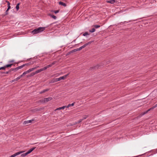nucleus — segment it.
<instances>
[{"instance_id": "1", "label": "nucleus", "mask_w": 157, "mask_h": 157, "mask_svg": "<svg viewBox=\"0 0 157 157\" xmlns=\"http://www.w3.org/2000/svg\"><path fill=\"white\" fill-rule=\"evenodd\" d=\"M45 29V28L44 27H39L33 30L32 31V33L33 34H37L42 32Z\"/></svg>"}, {"instance_id": "2", "label": "nucleus", "mask_w": 157, "mask_h": 157, "mask_svg": "<svg viewBox=\"0 0 157 157\" xmlns=\"http://www.w3.org/2000/svg\"><path fill=\"white\" fill-rule=\"evenodd\" d=\"M69 73L62 77H60L58 78H56L54 79L53 80L52 82H51L52 83H53L54 82H57L59 81H60L62 79H65L69 75Z\"/></svg>"}, {"instance_id": "3", "label": "nucleus", "mask_w": 157, "mask_h": 157, "mask_svg": "<svg viewBox=\"0 0 157 157\" xmlns=\"http://www.w3.org/2000/svg\"><path fill=\"white\" fill-rule=\"evenodd\" d=\"M93 41H91L89 42H88L85 44L81 46L79 48H77V50L78 51H80L81 50H82V49L84 48L86 46L89 45V44H91Z\"/></svg>"}, {"instance_id": "4", "label": "nucleus", "mask_w": 157, "mask_h": 157, "mask_svg": "<svg viewBox=\"0 0 157 157\" xmlns=\"http://www.w3.org/2000/svg\"><path fill=\"white\" fill-rule=\"evenodd\" d=\"M26 64H23L20 66H19V67H17L15 68L14 69H12V68H11V69H10V71L11 70H12V71H13L14 70H15V71H17V70L19 69H21L23 67H25V65H26Z\"/></svg>"}, {"instance_id": "5", "label": "nucleus", "mask_w": 157, "mask_h": 157, "mask_svg": "<svg viewBox=\"0 0 157 157\" xmlns=\"http://www.w3.org/2000/svg\"><path fill=\"white\" fill-rule=\"evenodd\" d=\"M56 63V61H54L52 63L44 67L45 70H46L48 68L50 67H52L53 65L55 64Z\"/></svg>"}, {"instance_id": "6", "label": "nucleus", "mask_w": 157, "mask_h": 157, "mask_svg": "<svg viewBox=\"0 0 157 157\" xmlns=\"http://www.w3.org/2000/svg\"><path fill=\"white\" fill-rule=\"evenodd\" d=\"M8 3V8L5 12V15H6L8 14V11L10 9V3L9 1H6Z\"/></svg>"}, {"instance_id": "7", "label": "nucleus", "mask_w": 157, "mask_h": 157, "mask_svg": "<svg viewBox=\"0 0 157 157\" xmlns=\"http://www.w3.org/2000/svg\"><path fill=\"white\" fill-rule=\"evenodd\" d=\"M34 70V69L33 68L29 69V70L25 71L23 73V75H26L29 72H30L31 71H33Z\"/></svg>"}, {"instance_id": "8", "label": "nucleus", "mask_w": 157, "mask_h": 157, "mask_svg": "<svg viewBox=\"0 0 157 157\" xmlns=\"http://www.w3.org/2000/svg\"><path fill=\"white\" fill-rule=\"evenodd\" d=\"M22 152H23L21 151L18 152L12 155L11 156H10V157H14L20 154Z\"/></svg>"}, {"instance_id": "9", "label": "nucleus", "mask_w": 157, "mask_h": 157, "mask_svg": "<svg viewBox=\"0 0 157 157\" xmlns=\"http://www.w3.org/2000/svg\"><path fill=\"white\" fill-rule=\"evenodd\" d=\"M23 75V73L22 74V75H21L19 76V77H17L16 78L14 79V80H12V81H11V82H13L15 81H17L18 80H19V79H20L21 77H23L24 75Z\"/></svg>"}, {"instance_id": "10", "label": "nucleus", "mask_w": 157, "mask_h": 157, "mask_svg": "<svg viewBox=\"0 0 157 157\" xmlns=\"http://www.w3.org/2000/svg\"><path fill=\"white\" fill-rule=\"evenodd\" d=\"M34 121L33 119L31 120H28L27 121H25L24 122V124H26L29 123H31L33 121Z\"/></svg>"}, {"instance_id": "11", "label": "nucleus", "mask_w": 157, "mask_h": 157, "mask_svg": "<svg viewBox=\"0 0 157 157\" xmlns=\"http://www.w3.org/2000/svg\"><path fill=\"white\" fill-rule=\"evenodd\" d=\"M44 70H45L44 68V67L43 68H41L40 69H39V70H38L36 71L35 72V73H36V74L39 73L40 72H41L42 71H44Z\"/></svg>"}, {"instance_id": "12", "label": "nucleus", "mask_w": 157, "mask_h": 157, "mask_svg": "<svg viewBox=\"0 0 157 157\" xmlns=\"http://www.w3.org/2000/svg\"><path fill=\"white\" fill-rule=\"evenodd\" d=\"M10 67V64H8L6 66L3 67H2L0 68V70H5L6 67Z\"/></svg>"}, {"instance_id": "13", "label": "nucleus", "mask_w": 157, "mask_h": 157, "mask_svg": "<svg viewBox=\"0 0 157 157\" xmlns=\"http://www.w3.org/2000/svg\"><path fill=\"white\" fill-rule=\"evenodd\" d=\"M36 148L35 147H33L30 149L27 152L28 154L30 153Z\"/></svg>"}, {"instance_id": "14", "label": "nucleus", "mask_w": 157, "mask_h": 157, "mask_svg": "<svg viewBox=\"0 0 157 157\" xmlns=\"http://www.w3.org/2000/svg\"><path fill=\"white\" fill-rule=\"evenodd\" d=\"M45 102H48L49 101L51 100L52 98V97H48L47 98H44Z\"/></svg>"}, {"instance_id": "15", "label": "nucleus", "mask_w": 157, "mask_h": 157, "mask_svg": "<svg viewBox=\"0 0 157 157\" xmlns=\"http://www.w3.org/2000/svg\"><path fill=\"white\" fill-rule=\"evenodd\" d=\"M49 90V89H45L44 90H43L42 91H40V94H43V93H44L47 91H48Z\"/></svg>"}, {"instance_id": "16", "label": "nucleus", "mask_w": 157, "mask_h": 157, "mask_svg": "<svg viewBox=\"0 0 157 157\" xmlns=\"http://www.w3.org/2000/svg\"><path fill=\"white\" fill-rule=\"evenodd\" d=\"M107 3H110L111 4H113L115 2V0H111L109 1H107Z\"/></svg>"}, {"instance_id": "17", "label": "nucleus", "mask_w": 157, "mask_h": 157, "mask_svg": "<svg viewBox=\"0 0 157 157\" xmlns=\"http://www.w3.org/2000/svg\"><path fill=\"white\" fill-rule=\"evenodd\" d=\"M59 5L63 6H66V5L65 3L61 2H59Z\"/></svg>"}, {"instance_id": "18", "label": "nucleus", "mask_w": 157, "mask_h": 157, "mask_svg": "<svg viewBox=\"0 0 157 157\" xmlns=\"http://www.w3.org/2000/svg\"><path fill=\"white\" fill-rule=\"evenodd\" d=\"M66 107V106H64L63 107H59V108H57L56 110H60V109H64Z\"/></svg>"}, {"instance_id": "19", "label": "nucleus", "mask_w": 157, "mask_h": 157, "mask_svg": "<svg viewBox=\"0 0 157 157\" xmlns=\"http://www.w3.org/2000/svg\"><path fill=\"white\" fill-rule=\"evenodd\" d=\"M49 16L51 17H52V18H53V19H56V17L55 16V15H51V14H49Z\"/></svg>"}, {"instance_id": "20", "label": "nucleus", "mask_w": 157, "mask_h": 157, "mask_svg": "<svg viewBox=\"0 0 157 157\" xmlns=\"http://www.w3.org/2000/svg\"><path fill=\"white\" fill-rule=\"evenodd\" d=\"M95 31V28H93L92 29L90 30L89 32L92 33H93V32H94Z\"/></svg>"}, {"instance_id": "21", "label": "nucleus", "mask_w": 157, "mask_h": 157, "mask_svg": "<svg viewBox=\"0 0 157 157\" xmlns=\"http://www.w3.org/2000/svg\"><path fill=\"white\" fill-rule=\"evenodd\" d=\"M74 103H72L71 104H69L67 106H66L67 108H68L69 107L71 106H73L74 105Z\"/></svg>"}, {"instance_id": "22", "label": "nucleus", "mask_w": 157, "mask_h": 157, "mask_svg": "<svg viewBox=\"0 0 157 157\" xmlns=\"http://www.w3.org/2000/svg\"><path fill=\"white\" fill-rule=\"evenodd\" d=\"M152 108H151V109H148L147 111H146V112H145L143 113H142V115H144L146 113H147L149 111H150L151 109Z\"/></svg>"}, {"instance_id": "23", "label": "nucleus", "mask_w": 157, "mask_h": 157, "mask_svg": "<svg viewBox=\"0 0 157 157\" xmlns=\"http://www.w3.org/2000/svg\"><path fill=\"white\" fill-rule=\"evenodd\" d=\"M93 26H94L95 28L96 29L99 28L100 27V25H93Z\"/></svg>"}, {"instance_id": "24", "label": "nucleus", "mask_w": 157, "mask_h": 157, "mask_svg": "<svg viewBox=\"0 0 157 157\" xmlns=\"http://www.w3.org/2000/svg\"><path fill=\"white\" fill-rule=\"evenodd\" d=\"M27 155H28L27 152H26L25 153L21 155V157H24Z\"/></svg>"}, {"instance_id": "25", "label": "nucleus", "mask_w": 157, "mask_h": 157, "mask_svg": "<svg viewBox=\"0 0 157 157\" xmlns=\"http://www.w3.org/2000/svg\"><path fill=\"white\" fill-rule=\"evenodd\" d=\"M19 3H18L16 6V8L17 10H18L19 9Z\"/></svg>"}, {"instance_id": "26", "label": "nucleus", "mask_w": 157, "mask_h": 157, "mask_svg": "<svg viewBox=\"0 0 157 157\" xmlns=\"http://www.w3.org/2000/svg\"><path fill=\"white\" fill-rule=\"evenodd\" d=\"M89 34L87 32H85V33H84L83 34V35L84 36H85L87 35H89Z\"/></svg>"}, {"instance_id": "27", "label": "nucleus", "mask_w": 157, "mask_h": 157, "mask_svg": "<svg viewBox=\"0 0 157 157\" xmlns=\"http://www.w3.org/2000/svg\"><path fill=\"white\" fill-rule=\"evenodd\" d=\"M35 74H36V73H35V72L32 73L30 74V76H31V77L33 76V75H34Z\"/></svg>"}, {"instance_id": "28", "label": "nucleus", "mask_w": 157, "mask_h": 157, "mask_svg": "<svg viewBox=\"0 0 157 157\" xmlns=\"http://www.w3.org/2000/svg\"><path fill=\"white\" fill-rule=\"evenodd\" d=\"M40 101V102L42 103H45L44 99L41 100Z\"/></svg>"}, {"instance_id": "29", "label": "nucleus", "mask_w": 157, "mask_h": 157, "mask_svg": "<svg viewBox=\"0 0 157 157\" xmlns=\"http://www.w3.org/2000/svg\"><path fill=\"white\" fill-rule=\"evenodd\" d=\"M6 71V72H2L1 73L2 74H8V73H9V71Z\"/></svg>"}, {"instance_id": "30", "label": "nucleus", "mask_w": 157, "mask_h": 157, "mask_svg": "<svg viewBox=\"0 0 157 157\" xmlns=\"http://www.w3.org/2000/svg\"><path fill=\"white\" fill-rule=\"evenodd\" d=\"M77 51H78V50H77V49H75L74 50H72L71 52H76Z\"/></svg>"}, {"instance_id": "31", "label": "nucleus", "mask_w": 157, "mask_h": 157, "mask_svg": "<svg viewBox=\"0 0 157 157\" xmlns=\"http://www.w3.org/2000/svg\"><path fill=\"white\" fill-rule=\"evenodd\" d=\"M88 117V115H85L84 117L82 119H83V120L86 119Z\"/></svg>"}, {"instance_id": "32", "label": "nucleus", "mask_w": 157, "mask_h": 157, "mask_svg": "<svg viewBox=\"0 0 157 157\" xmlns=\"http://www.w3.org/2000/svg\"><path fill=\"white\" fill-rule=\"evenodd\" d=\"M54 13L56 14L59 13V10H54L53 11Z\"/></svg>"}, {"instance_id": "33", "label": "nucleus", "mask_w": 157, "mask_h": 157, "mask_svg": "<svg viewBox=\"0 0 157 157\" xmlns=\"http://www.w3.org/2000/svg\"><path fill=\"white\" fill-rule=\"evenodd\" d=\"M14 62V60H10V67H11V66H12L13 65V64H11V63H13Z\"/></svg>"}, {"instance_id": "34", "label": "nucleus", "mask_w": 157, "mask_h": 157, "mask_svg": "<svg viewBox=\"0 0 157 157\" xmlns=\"http://www.w3.org/2000/svg\"><path fill=\"white\" fill-rule=\"evenodd\" d=\"M83 120V119H80L78 122V123H79L80 122H81Z\"/></svg>"}, {"instance_id": "35", "label": "nucleus", "mask_w": 157, "mask_h": 157, "mask_svg": "<svg viewBox=\"0 0 157 157\" xmlns=\"http://www.w3.org/2000/svg\"><path fill=\"white\" fill-rule=\"evenodd\" d=\"M59 75V74H58V73L54 75L56 76H57L58 75Z\"/></svg>"}, {"instance_id": "36", "label": "nucleus", "mask_w": 157, "mask_h": 157, "mask_svg": "<svg viewBox=\"0 0 157 157\" xmlns=\"http://www.w3.org/2000/svg\"><path fill=\"white\" fill-rule=\"evenodd\" d=\"M157 107V104L156 105H155L153 108H152V109H153L154 108Z\"/></svg>"}, {"instance_id": "37", "label": "nucleus", "mask_w": 157, "mask_h": 157, "mask_svg": "<svg viewBox=\"0 0 157 157\" xmlns=\"http://www.w3.org/2000/svg\"><path fill=\"white\" fill-rule=\"evenodd\" d=\"M31 77V76H30V75H28L27 76V78H28V77Z\"/></svg>"}, {"instance_id": "38", "label": "nucleus", "mask_w": 157, "mask_h": 157, "mask_svg": "<svg viewBox=\"0 0 157 157\" xmlns=\"http://www.w3.org/2000/svg\"><path fill=\"white\" fill-rule=\"evenodd\" d=\"M33 69H34V70L37 69L36 67H33Z\"/></svg>"}, {"instance_id": "39", "label": "nucleus", "mask_w": 157, "mask_h": 157, "mask_svg": "<svg viewBox=\"0 0 157 157\" xmlns=\"http://www.w3.org/2000/svg\"><path fill=\"white\" fill-rule=\"evenodd\" d=\"M36 67L37 68H39V66H37Z\"/></svg>"}, {"instance_id": "40", "label": "nucleus", "mask_w": 157, "mask_h": 157, "mask_svg": "<svg viewBox=\"0 0 157 157\" xmlns=\"http://www.w3.org/2000/svg\"><path fill=\"white\" fill-rule=\"evenodd\" d=\"M126 22V23H128V22H126V21H125V22Z\"/></svg>"}]
</instances>
